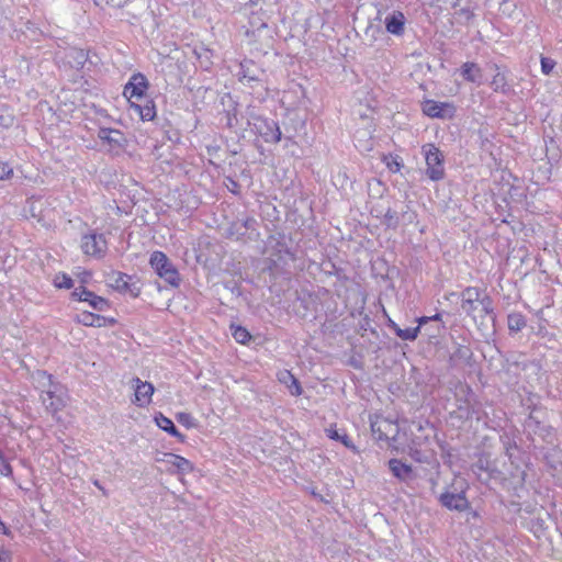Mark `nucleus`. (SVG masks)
<instances>
[{"label":"nucleus","mask_w":562,"mask_h":562,"mask_svg":"<svg viewBox=\"0 0 562 562\" xmlns=\"http://www.w3.org/2000/svg\"><path fill=\"white\" fill-rule=\"evenodd\" d=\"M231 330L234 339L239 344H247L251 338L248 330L241 326L232 325Z\"/></svg>","instance_id":"nucleus-27"},{"label":"nucleus","mask_w":562,"mask_h":562,"mask_svg":"<svg viewBox=\"0 0 562 562\" xmlns=\"http://www.w3.org/2000/svg\"><path fill=\"white\" fill-rule=\"evenodd\" d=\"M423 151L425 154L428 177L431 180L441 179L443 177L445 169L440 150L436 146L429 144L423 147Z\"/></svg>","instance_id":"nucleus-6"},{"label":"nucleus","mask_w":562,"mask_h":562,"mask_svg":"<svg viewBox=\"0 0 562 562\" xmlns=\"http://www.w3.org/2000/svg\"><path fill=\"white\" fill-rule=\"evenodd\" d=\"M131 277L119 272V271H111L105 276V283L108 286L112 288L115 291H119L121 293L131 292L133 293V290L130 284Z\"/></svg>","instance_id":"nucleus-15"},{"label":"nucleus","mask_w":562,"mask_h":562,"mask_svg":"<svg viewBox=\"0 0 562 562\" xmlns=\"http://www.w3.org/2000/svg\"><path fill=\"white\" fill-rule=\"evenodd\" d=\"M148 89V81L142 74H135L131 77L128 82L124 87L123 94L130 102L140 101L145 97Z\"/></svg>","instance_id":"nucleus-8"},{"label":"nucleus","mask_w":562,"mask_h":562,"mask_svg":"<svg viewBox=\"0 0 562 562\" xmlns=\"http://www.w3.org/2000/svg\"><path fill=\"white\" fill-rule=\"evenodd\" d=\"M81 249L88 256L100 258L106 251V240L102 234H86L81 239Z\"/></svg>","instance_id":"nucleus-9"},{"label":"nucleus","mask_w":562,"mask_h":562,"mask_svg":"<svg viewBox=\"0 0 562 562\" xmlns=\"http://www.w3.org/2000/svg\"><path fill=\"white\" fill-rule=\"evenodd\" d=\"M176 419L178 423L183 425L186 428H194L196 426L195 419L193 416L186 412H180L176 415Z\"/></svg>","instance_id":"nucleus-32"},{"label":"nucleus","mask_w":562,"mask_h":562,"mask_svg":"<svg viewBox=\"0 0 562 562\" xmlns=\"http://www.w3.org/2000/svg\"><path fill=\"white\" fill-rule=\"evenodd\" d=\"M507 324L509 330L519 331L526 326V319L520 313H512L508 315Z\"/></svg>","instance_id":"nucleus-24"},{"label":"nucleus","mask_w":562,"mask_h":562,"mask_svg":"<svg viewBox=\"0 0 562 562\" xmlns=\"http://www.w3.org/2000/svg\"><path fill=\"white\" fill-rule=\"evenodd\" d=\"M367 136V133L364 132H357L355 135L356 146L362 150V151H370L373 148V144L371 138H364Z\"/></svg>","instance_id":"nucleus-28"},{"label":"nucleus","mask_w":562,"mask_h":562,"mask_svg":"<svg viewBox=\"0 0 562 562\" xmlns=\"http://www.w3.org/2000/svg\"><path fill=\"white\" fill-rule=\"evenodd\" d=\"M0 531L5 536L11 535L9 528L1 520H0Z\"/></svg>","instance_id":"nucleus-39"},{"label":"nucleus","mask_w":562,"mask_h":562,"mask_svg":"<svg viewBox=\"0 0 562 562\" xmlns=\"http://www.w3.org/2000/svg\"><path fill=\"white\" fill-rule=\"evenodd\" d=\"M72 297L80 302H87L93 310L106 311L110 305L109 302L102 296L95 295L93 292L85 288H78L72 292Z\"/></svg>","instance_id":"nucleus-12"},{"label":"nucleus","mask_w":562,"mask_h":562,"mask_svg":"<svg viewBox=\"0 0 562 562\" xmlns=\"http://www.w3.org/2000/svg\"><path fill=\"white\" fill-rule=\"evenodd\" d=\"M440 503L448 509H454L459 512H463L469 507V502L464 495L463 490L459 492L447 491L442 493L440 496Z\"/></svg>","instance_id":"nucleus-13"},{"label":"nucleus","mask_w":562,"mask_h":562,"mask_svg":"<svg viewBox=\"0 0 562 562\" xmlns=\"http://www.w3.org/2000/svg\"><path fill=\"white\" fill-rule=\"evenodd\" d=\"M149 263L156 273L169 284L177 286L180 282L178 270L162 251H154Z\"/></svg>","instance_id":"nucleus-4"},{"label":"nucleus","mask_w":562,"mask_h":562,"mask_svg":"<svg viewBox=\"0 0 562 562\" xmlns=\"http://www.w3.org/2000/svg\"><path fill=\"white\" fill-rule=\"evenodd\" d=\"M383 162L391 172H400L403 167V161L398 156L384 155L382 157Z\"/></svg>","instance_id":"nucleus-25"},{"label":"nucleus","mask_w":562,"mask_h":562,"mask_svg":"<svg viewBox=\"0 0 562 562\" xmlns=\"http://www.w3.org/2000/svg\"><path fill=\"white\" fill-rule=\"evenodd\" d=\"M130 108L143 121H150L156 115L155 106L149 101H147L145 104H140L138 101H132Z\"/></svg>","instance_id":"nucleus-22"},{"label":"nucleus","mask_w":562,"mask_h":562,"mask_svg":"<svg viewBox=\"0 0 562 562\" xmlns=\"http://www.w3.org/2000/svg\"><path fill=\"white\" fill-rule=\"evenodd\" d=\"M462 310L472 315L475 319L477 316L483 317L492 313V303L490 299L482 295L477 288H468L462 292Z\"/></svg>","instance_id":"nucleus-3"},{"label":"nucleus","mask_w":562,"mask_h":562,"mask_svg":"<svg viewBox=\"0 0 562 562\" xmlns=\"http://www.w3.org/2000/svg\"><path fill=\"white\" fill-rule=\"evenodd\" d=\"M276 132L274 142H279L281 139V132L278 126H276Z\"/></svg>","instance_id":"nucleus-41"},{"label":"nucleus","mask_w":562,"mask_h":562,"mask_svg":"<svg viewBox=\"0 0 562 562\" xmlns=\"http://www.w3.org/2000/svg\"><path fill=\"white\" fill-rule=\"evenodd\" d=\"M461 75L470 82L482 83V69L474 63H465L461 66Z\"/></svg>","instance_id":"nucleus-21"},{"label":"nucleus","mask_w":562,"mask_h":562,"mask_svg":"<svg viewBox=\"0 0 562 562\" xmlns=\"http://www.w3.org/2000/svg\"><path fill=\"white\" fill-rule=\"evenodd\" d=\"M241 69H245V65L241 64ZM241 79L243 80H247V81H251V80H255V77L252 76H247L245 70H243V74H241Z\"/></svg>","instance_id":"nucleus-40"},{"label":"nucleus","mask_w":562,"mask_h":562,"mask_svg":"<svg viewBox=\"0 0 562 562\" xmlns=\"http://www.w3.org/2000/svg\"><path fill=\"white\" fill-rule=\"evenodd\" d=\"M131 385L134 390V404L138 407H147L151 403L155 392L154 385L147 381H142L138 378H134Z\"/></svg>","instance_id":"nucleus-10"},{"label":"nucleus","mask_w":562,"mask_h":562,"mask_svg":"<svg viewBox=\"0 0 562 562\" xmlns=\"http://www.w3.org/2000/svg\"><path fill=\"white\" fill-rule=\"evenodd\" d=\"M95 3H98V0H94Z\"/></svg>","instance_id":"nucleus-43"},{"label":"nucleus","mask_w":562,"mask_h":562,"mask_svg":"<svg viewBox=\"0 0 562 562\" xmlns=\"http://www.w3.org/2000/svg\"><path fill=\"white\" fill-rule=\"evenodd\" d=\"M390 327L403 340H415L420 331V326L402 329L396 323L390 321Z\"/></svg>","instance_id":"nucleus-23"},{"label":"nucleus","mask_w":562,"mask_h":562,"mask_svg":"<svg viewBox=\"0 0 562 562\" xmlns=\"http://www.w3.org/2000/svg\"><path fill=\"white\" fill-rule=\"evenodd\" d=\"M35 387L41 392V400L45 407L57 413L66 405V392L61 385L55 383L52 375L37 371L32 376Z\"/></svg>","instance_id":"nucleus-2"},{"label":"nucleus","mask_w":562,"mask_h":562,"mask_svg":"<svg viewBox=\"0 0 562 562\" xmlns=\"http://www.w3.org/2000/svg\"><path fill=\"white\" fill-rule=\"evenodd\" d=\"M371 429L378 439L389 440L393 450L407 453L418 462H429L435 457L437 442L430 426L412 425L409 430L414 438L411 440L406 431H401L400 426L387 418L376 417L371 422Z\"/></svg>","instance_id":"nucleus-1"},{"label":"nucleus","mask_w":562,"mask_h":562,"mask_svg":"<svg viewBox=\"0 0 562 562\" xmlns=\"http://www.w3.org/2000/svg\"><path fill=\"white\" fill-rule=\"evenodd\" d=\"M106 2L114 7H121L126 2V0H106Z\"/></svg>","instance_id":"nucleus-38"},{"label":"nucleus","mask_w":562,"mask_h":562,"mask_svg":"<svg viewBox=\"0 0 562 562\" xmlns=\"http://www.w3.org/2000/svg\"><path fill=\"white\" fill-rule=\"evenodd\" d=\"M251 30L247 31V34H251V36H256V33H258V36H261V33H265L269 38H271V31L268 29L267 23L262 22L260 24H257L254 21H250Z\"/></svg>","instance_id":"nucleus-30"},{"label":"nucleus","mask_w":562,"mask_h":562,"mask_svg":"<svg viewBox=\"0 0 562 562\" xmlns=\"http://www.w3.org/2000/svg\"><path fill=\"white\" fill-rule=\"evenodd\" d=\"M46 202L42 198H29L22 209V216L25 218H33L37 222L44 220V209Z\"/></svg>","instance_id":"nucleus-14"},{"label":"nucleus","mask_w":562,"mask_h":562,"mask_svg":"<svg viewBox=\"0 0 562 562\" xmlns=\"http://www.w3.org/2000/svg\"><path fill=\"white\" fill-rule=\"evenodd\" d=\"M255 37V41H258V38H260V36H258V33H256V36Z\"/></svg>","instance_id":"nucleus-42"},{"label":"nucleus","mask_w":562,"mask_h":562,"mask_svg":"<svg viewBox=\"0 0 562 562\" xmlns=\"http://www.w3.org/2000/svg\"><path fill=\"white\" fill-rule=\"evenodd\" d=\"M154 420L158 428L168 432L169 435L173 436L180 441H184V436L178 431V429L173 425V422L169 417L162 415L161 413H158L155 416Z\"/></svg>","instance_id":"nucleus-19"},{"label":"nucleus","mask_w":562,"mask_h":562,"mask_svg":"<svg viewBox=\"0 0 562 562\" xmlns=\"http://www.w3.org/2000/svg\"><path fill=\"white\" fill-rule=\"evenodd\" d=\"M277 378L280 383L284 384L289 389L292 395L299 396L302 393V389L299 381L290 371L282 370L278 372Z\"/></svg>","instance_id":"nucleus-20"},{"label":"nucleus","mask_w":562,"mask_h":562,"mask_svg":"<svg viewBox=\"0 0 562 562\" xmlns=\"http://www.w3.org/2000/svg\"><path fill=\"white\" fill-rule=\"evenodd\" d=\"M327 435L330 439L340 440L344 446L353 451H357L356 447L352 445L351 440L346 435H340L337 429L329 428L327 429Z\"/></svg>","instance_id":"nucleus-29"},{"label":"nucleus","mask_w":562,"mask_h":562,"mask_svg":"<svg viewBox=\"0 0 562 562\" xmlns=\"http://www.w3.org/2000/svg\"><path fill=\"white\" fill-rule=\"evenodd\" d=\"M440 319V314H435L434 316L429 317V316H423L420 318L417 319L419 326H423L425 325L426 323H428L429 321H438Z\"/></svg>","instance_id":"nucleus-36"},{"label":"nucleus","mask_w":562,"mask_h":562,"mask_svg":"<svg viewBox=\"0 0 562 562\" xmlns=\"http://www.w3.org/2000/svg\"><path fill=\"white\" fill-rule=\"evenodd\" d=\"M12 173V168L7 162L0 161V180L10 178Z\"/></svg>","instance_id":"nucleus-34"},{"label":"nucleus","mask_w":562,"mask_h":562,"mask_svg":"<svg viewBox=\"0 0 562 562\" xmlns=\"http://www.w3.org/2000/svg\"><path fill=\"white\" fill-rule=\"evenodd\" d=\"M156 461L159 463H165L167 465V472L177 475H186L192 473L195 469L194 464L190 460L170 452L160 453L156 458Z\"/></svg>","instance_id":"nucleus-5"},{"label":"nucleus","mask_w":562,"mask_h":562,"mask_svg":"<svg viewBox=\"0 0 562 562\" xmlns=\"http://www.w3.org/2000/svg\"><path fill=\"white\" fill-rule=\"evenodd\" d=\"M491 87L496 92H498V91L505 92L506 87H507V80H506L505 74L497 69V72L492 78Z\"/></svg>","instance_id":"nucleus-26"},{"label":"nucleus","mask_w":562,"mask_h":562,"mask_svg":"<svg viewBox=\"0 0 562 562\" xmlns=\"http://www.w3.org/2000/svg\"><path fill=\"white\" fill-rule=\"evenodd\" d=\"M98 137L103 144L109 146V150L120 151L126 145V138L124 134L119 130L113 128H100L98 133Z\"/></svg>","instance_id":"nucleus-11"},{"label":"nucleus","mask_w":562,"mask_h":562,"mask_svg":"<svg viewBox=\"0 0 562 562\" xmlns=\"http://www.w3.org/2000/svg\"><path fill=\"white\" fill-rule=\"evenodd\" d=\"M554 61L550 58L542 57L541 58V69L544 75H549L554 68Z\"/></svg>","instance_id":"nucleus-33"},{"label":"nucleus","mask_w":562,"mask_h":562,"mask_svg":"<svg viewBox=\"0 0 562 562\" xmlns=\"http://www.w3.org/2000/svg\"><path fill=\"white\" fill-rule=\"evenodd\" d=\"M14 117L11 114H0V128L12 126Z\"/></svg>","instance_id":"nucleus-35"},{"label":"nucleus","mask_w":562,"mask_h":562,"mask_svg":"<svg viewBox=\"0 0 562 562\" xmlns=\"http://www.w3.org/2000/svg\"><path fill=\"white\" fill-rule=\"evenodd\" d=\"M389 468L392 474L401 481H408L414 476L412 467L398 459H391Z\"/></svg>","instance_id":"nucleus-17"},{"label":"nucleus","mask_w":562,"mask_h":562,"mask_svg":"<svg viewBox=\"0 0 562 562\" xmlns=\"http://www.w3.org/2000/svg\"><path fill=\"white\" fill-rule=\"evenodd\" d=\"M386 31L394 35H401L404 32L405 16L400 11H394L385 18Z\"/></svg>","instance_id":"nucleus-18"},{"label":"nucleus","mask_w":562,"mask_h":562,"mask_svg":"<svg viewBox=\"0 0 562 562\" xmlns=\"http://www.w3.org/2000/svg\"><path fill=\"white\" fill-rule=\"evenodd\" d=\"M77 321L85 326L102 327L106 325H113L115 321L113 318H106L98 314L90 312H81L77 315Z\"/></svg>","instance_id":"nucleus-16"},{"label":"nucleus","mask_w":562,"mask_h":562,"mask_svg":"<svg viewBox=\"0 0 562 562\" xmlns=\"http://www.w3.org/2000/svg\"><path fill=\"white\" fill-rule=\"evenodd\" d=\"M423 113L432 119L449 120L456 113V106L450 102H438L427 99L422 103Z\"/></svg>","instance_id":"nucleus-7"},{"label":"nucleus","mask_w":562,"mask_h":562,"mask_svg":"<svg viewBox=\"0 0 562 562\" xmlns=\"http://www.w3.org/2000/svg\"><path fill=\"white\" fill-rule=\"evenodd\" d=\"M53 283L59 289H69L72 286V280L66 273H57L53 279Z\"/></svg>","instance_id":"nucleus-31"},{"label":"nucleus","mask_w":562,"mask_h":562,"mask_svg":"<svg viewBox=\"0 0 562 562\" xmlns=\"http://www.w3.org/2000/svg\"><path fill=\"white\" fill-rule=\"evenodd\" d=\"M0 562H9V553L3 548H0Z\"/></svg>","instance_id":"nucleus-37"}]
</instances>
